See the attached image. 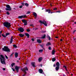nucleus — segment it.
<instances>
[{
	"label": "nucleus",
	"instance_id": "1",
	"mask_svg": "<svg viewBox=\"0 0 76 76\" xmlns=\"http://www.w3.org/2000/svg\"><path fill=\"white\" fill-rule=\"evenodd\" d=\"M0 60L2 64H6L4 57L2 55H0Z\"/></svg>",
	"mask_w": 76,
	"mask_h": 76
},
{
	"label": "nucleus",
	"instance_id": "2",
	"mask_svg": "<svg viewBox=\"0 0 76 76\" xmlns=\"http://www.w3.org/2000/svg\"><path fill=\"white\" fill-rule=\"evenodd\" d=\"M3 25L6 28H7L8 29H9L10 27L11 26V25L10 23L8 22H5L3 23Z\"/></svg>",
	"mask_w": 76,
	"mask_h": 76
},
{
	"label": "nucleus",
	"instance_id": "3",
	"mask_svg": "<svg viewBox=\"0 0 76 76\" xmlns=\"http://www.w3.org/2000/svg\"><path fill=\"white\" fill-rule=\"evenodd\" d=\"M2 50L3 51L6 52H10V49L8 48V47L7 46H4V48H2Z\"/></svg>",
	"mask_w": 76,
	"mask_h": 76
},
{
	"label": "nucleus",
	"instance_id": "4",
	"mask_svg": "<svg viewBox=\"0 0 76 76\" xmlns=\"http://www.w3.org/2000/svg\"><path fill=\"white\" fill-rule=\"evenodd\" d=\"M6 7L7 8L5 9L6 10H7V11H11V10H12V8H11L10 5L7 4L6 5Z\"/></svg>",
	"mask_w": 76,
	"mask_h": 76
},
{
	"label": "nucleus",
	"instance_id": "5",
	"mask_svg": "<svg viewBox=\"0 0 76 76\" xmlns=\"http://www.w3.org/2000/svg\"><path fill=\"white\" fill-rule=\"evenodd\" d=\"M39 22H40V23L41 24H44L45 26H47V22L45 20H43L42 21L41 20H39Z\"/></svg>",
	"mask_w": 76,
	"mask_h": 76
},
{
	"label": "nucleus",
	"instance_id": "6",
	"mask_svg": "<svg viewBox=\"0 0 76 76\" xmlns=\"http://www.w3.org/2000/svg\"><path fill=\"white\" fill-rule=\"evenodd\" d=\"M18 31L21 32H23L24 31V29L22 27H20L18 28Z\"/></svg>",
	"mask_w": 76,
	"mask_h": 76
},
{
	"label": "nucleus",
	"instance_id": "7",
	"mask_svg": "<svg viewBox=\"0 0 76 76\" xmlns=\"http://www.w3.org/2000/svg\"><path fill=\"white\" fill-rule=\"evenodd\" d=\"M22 22H23V23H24V25L25 26L27 25V24H28L27 20L23 19L22 20Z\"/></svg>",
	"mask_w": 76,
	"mask_h": 76
},
{
	"label": "nucleus",
	"instance_id": "8",
	"mask_svg": "<svg viewBox=\"0 0 76 76\" xmlns=\"http://www.w3.org/2000/svg\"><path fill=\"white\" fill-rule=\"evenodd\" d=\"M19 66H15V69L17 73L19 72Z\"/></svg>",
	"mask_w": 76,
	"mask_h": 76
},
{
	"label": "nucleus",
	"instance_id": "9",
	"mask_svg": "<svg viewBox=\"0 0 76 76\" xmlns=\"http://www.w3.org/2000/svg\"><path fill=\"white\" fill-rule=\"evenodd\" d=\"M21 70H25V71H28V69L27 67V66H26L24 68H21Z\"/></svg>",
	"mask_w": 76,
	"mask_h": 76
},
{
	"label": "nucleus",
	"instance_id": "10",
	"mask_svg": "<svg viewBox=\"0 0 76 76\" xmlns=\"http://www.w3.org/2000/svg\"><path fill=\"white\" fill-rule=\"evenodd\" d=\"M35 63L34 62H32L31 63V64L33 67H35L36 66L35 65Z\"/></svg>",
	"mask_w": 76,
	"mask_h": 76
},
{
	"label": "nucleus",
	"instance_id": "11",
	"mask_svg": "<svg viewBox=\"0 0 76 76\" xmlns=\"http://www.w3.org/2000/svg\"><path fill=\"white\" fill-rule=\"evenodd\" d=\"M45 12H48V13H51V10L50 9L46 10Z\"/></svg>",
	"mask_w": 76,
	"mask_h": 76
},
{
	"label": "nucleus",
	"instance_id": "12",
	"mask_svg": "<svg viewBox=\"0 0 76 76\" xmlns=\"http://www.w3.org/2000/svg\"><path fill=\"white\" fill-rule=\"evenodd\" d=\"M51 45V43H50V42H48L47 44H46V46L48 47V46H49V45Z\"/></svg>",
	"mask_w": 76,
	"mask_h": 76
},
{
	"label": "nucleus",
	"instance_id": "13",
	"mask_svg": "<svg viewBox=\"0 0 76 76\" xmlns=\"http://www.w3.org/2000/svg\"><path fill=\"white\" fill-rule=\"evenodd\" d=\"M33 15L34 16L35 18H37V13L35 12H34Z\"/></svg>",
	"mask_w": 76,
	"mask_h": 76
},
{
	"label": "nucleus",
	"instance_id": "14",
	"mask_svg": "<svg viewBox=\"0 0 76 76\" xmlns=\"http://www.w3.org/2000/svg\"><path fill=\"white\" fill-rule=\"evenodd\" d=\"M24 34L26 35V36L27 37V38H29V34H28V33H26Z\"/></svg>",
	"mask_w": 76,
	"mask_h": 76
},
{
	"label": "nucleus",
	"instance_id": "15",
	"mask_svg": "<svg viewBox=\"0 0 76 76\" xmlns=\"http://www.w3.org/2000/svg\"><path fill=\"white\" fill-rule=\"evenodd\" d=\"M13 42V37L12 36L11 37L10 42V44H12Z\"/></svg>",
	"mask_w": 76,
	"mask_h": 76
},
{
	"label": "nucleus",
	"instance_id": "16",
	"mask_svg": "<svg viewBox=\"0 0 76 76\" xmlns=\"http://www.w3.org/2000/svg\"><path fill=\"white\" fill-rule=\"evenodd\" d=\"M60 63L58 62H57L56 64V65L57 66L60 67Z\"/></svg>",
	"mask_w": 76,
	"mask_h": 76
},
{
	"label": "nucleus",
	"instance_id": "17",
	"mask_svg": "<svg viewBox=\"0 0 76 76\" xmlns=\"http://www.w3.org/2000/svg\"><path fill=\"white\" fill-rule=\"evenodd\" d=\"M39 72L40 73H42V72H43V70L41 69H39Z\"/></svg>",
	"mask_w": 76,
	"mask_h": 76
},
{
	"label": "nucleus",
	"instance_id": "18",
	"mask_svg": "<svg viewBox=\"0 0 76 76\" xmlns=\"http://www.w3.org/2000/svg\"><path fill=\"white\" fill-rule=\"evenodd\" d=\"M19 36H20V37H21L22 38V37H23L24 36H25V35L23 34H19Z\"/></svg>",
	"mask_w": 76,
	"mask_h": 76
},
{
	"label": "nucleus",
	"instance_id": "19",
	"mask_svg": "<svg viewBox=\"0 0 76 76\" xmlns=\"http://www.w3.org/2000/svg\"><path fill=\"white\" fill-rule=\"evenodd\" d=\"M42 60V57H40L38 59V61H39V62H41V61Z\"/></svg>",
	"mask_w": 76,
	"mask_h": 76
},
{
	"label": "nucleus",
	"instance_id": "20",
	"mask_svg": "<svg viewBox=\"0 0 76 76\" xmlns=\"http://www.w3.org/2000/svg\"><path fill=\"white\" fill-rule=\"evenodd\" d=\"M59 69H60V66H56L55 68V69L56 71H58V70H59Z\"/></svg>",
	"mask_w": 76,
	"mask_h": 76
},
{
	"label": "nucleus",
	"instance_id": "21",
	"mask_svg": "<svg viewBox=\"0 0 76 76\" xmlns=\"http://www.w3.org/2000/svg\"><path fill=\"white\" fill-rule=\"evenodd\" d=\"M18 56H19V55L18 54V53H15V58H17L18 57Z\"/></svg>",
	"mask_w": 76,
	"mask_h": 76
},
{
	"label": "nucleus",
	"instance_id": "22",
	"mask_svg": "<svg viewBox=\"0 0 76 76\" xmlns=\"http://www.w3.org/2000/svg\"><path fill=\"white\" fill-rule=\"evenodd\" d=\"M37 41L38 43H41V40L39 39H37Z\"/></svg>",
	"mask_w": 76,
	"mask_h": 76
},
{
	"label": "nucleus",
	"instance_id": "23",
	"mask_svg": "<svg viewBox=\"0 0 76 76\" xmlns=\"http://www.w3.org/2000/svg\"><path fill=\"white\" fill-rule=\"evenodd\" d=\"M46 37V35L45 34H44L43 35V36H42L41 38L42 39H44V38H45V37Z\"/></svg>",
	"mask_w": 76,
	"mask_h": 76
},
{
	"label": "nucleus",
	"instance_id": "24",
	"mask_svg": "<svg viewBox=\"0 0 76 76\" xmlns=\"http://www.w3.org/2000/svg\"><path fill=\"white\" fill-rule=\"evenodd\" d=\"M23 15L20 16L18 17V19H22L23 18Z\"/></svg>",
	"mask_w": 76,
	"mask_h": 76
},
{
	"label": "nucleus",
	"instance_id": "25",
	"mask_svg": "<svg viewBox=\"0 0 76 76\" xmlns=\"http://www.w3.org/2000/svg\"><path fill=\"white\" fill-rule=\"evenodd\" d=\"M15 63H13L11 65V66L12 67H13V66H15Z\"/></svg>",
	"mask_w": 76,
	"mask_h": 76
},
{
	"label": "nucleus",
	"instance_id": "26",
	"mask_svg": "<svg viewBox=\"0 0 76 76\" xmlns=\"http://www.w3.org/2000/svg\"><path fill=\"white\" fill-rule=\"evenodd\" d=\"M55 52H56V51L54 50H53L52 51V55H54V54L55 53Z\"/></svg>",
	"mask_w": 76,
	"mask_h": 76
},
{
	"label": "nucleus",
	"instance_id": "27",
	"mask_svg": "<svg viewBox=\"0 0 76 76\" xmlns=\"http://www.w3.org/2000/svg\"><path fill=\"white\" fill-rule=\"evenodd\" d=\"M56 58H53L52 59V61L54 62V61H56Z\"/></svg>",
	"mask_w": 76,
	"mask_h": 76
},
{
	"label": "nucleus",
	"instance_id": "28",
	"mask_svg": "<svg viewBox=\"0 0 76 76\" xmlns=\"http://www.w3.org/2000/svg\"><path fill=\"white\" fill-rule=\"evenodd\" d=\"M25 6H26V7H28L29 6V4L28 3H25Z\"/></svg>",
	"mask_w": 76,
	"mask_h": 76
},
{
	"label": "nucleus",
	"instance_id": "29",
	"mask_svg": "<svg viewBox=\"0 0 76 76\" xmlns=\"http://www.w3.org/2000/svg\"><path fill=\"white\" fill-rule=\"evenodd\" d=\"M10 34V33H7L6 34V37L8 36V35H9Z\"/></svg>",
	"mask_w": 76,
	"mask_h": 76
},
{
	"label": "nucleus",
	"instance_id": "30",
	"mask_svg": "<svg viewBox=\"0 0 76 76\" xmlns=\"http://www.w3.org/2000/svg\"><path fill=\"white\" fill-rule=\"evenodd\" d=\"M13 47L15 48H18V46H16V45H13Z\"/></svg>",
	"mask_w": 76,
	"mask_h": 76
},
{
	"label": "nucleus",
	"instance_id": "31",
	"mask_svg": "<svg viewBox=\"0 0 76 76\" xmlns=\"http://www.w3.org/2000/svg\"><path fill=\"white\" fill-rule=\"evenodd\" d=\"M42 51H43V49H41L39 50V53H42Z\"/></svg>",
	"mask_w": 76,
	"mask_h": 76
},
{
	"label": "nucleus",
	"instance_id": "32",
	"mask_svg": "<svg viewBox=\"0 0 76 76\" xmlns=\"http://www.w3.org/2000/svg\"><path fill=\"white\" fill-rule=\"evenodd\" d=\"M63 67H64L65 68V70H66V71H67V67H66V66H64Z\"/></svg>",
	"mask_w": 76,
	"mask_h": 76
},
{
	"label": "nucleus",
	"instance_id": "33",
	"mask_svg": "<svg viewBox=\"0 0 76 76\" xmlns=\"http://www.w3.org/2000/svg\"><path fill=\"white\" fill-rule=\"evenodd\" d=\"M40 47H42V48L44 49V45H40Z\"/></svg>",
	"mask_w": 76,
	"mask_h": 76
},
{
	"label": "nucleus",
	"instance_id": "34",
	"mask_svg": "<svg viewBox=\"0 0 76 76\" xmlns=\"http://www.w3.org/2000/svg\"><path fill=\"white\" fill-rule=\"evenodd\" d=\"M6 13L8 15H10V13H9V12L8 11H7Z\"/></svg>",
	"mask_w": 76,
	"mask_h": 76
},
{
	"label": "nucleus",
	"instance_id": "35",
	"mask_svg": "<svg viewBox=\"0 0 76 76\" xmlns=\"http://www.w3.org/2000/svg\"><path fill=\"white\" fill-rule=\"evenodd\" d=\"M21 4L22 5V6H25V4L24 2H22V3H21Z\"/></svg>",
	"mask_w": 76,
	"mask_h": 76
},
{
	"label": "nucleus",
	"instance_id": "36",
	"mask_svg": "<svg viewBox=\"0 0 76 76\" xmlns=\"http://www.w3.org/2000/svg\"><path fill=\"white\" fill-rule=\"evenodd\" d=\"M14 54V53H13L12 54H11L10 55V57H12V56H13V54Z\"/></svg>",
	"mask_w": 76,
	"mask_h": 76
},
{
	"label": "nucleus",
	"instance_id": "37",
	"mask_svg": "<svg viewBox=\"0 0 76 76\" xmlns=\"http://www.w3.org/2000/svg\"><path fill=\"white\" fill-rule=\"evenodd\" d=\"M2 37L4 38H6V36H4L3 34H2Z\"/></svg>",
	"mask_w": 76,
	"mask_h": 76
},
{
	"label": "nucleus",
	"instance_id": "38",
	"mask_svg": "<svg viewBox=\"0 0 76 76\" xmlns=\"http://www.w3.org/2000/svg\"><path fill=\"white\" fill-rule=\"evenodd\" d=\"M48 50H51V47L49 46L48 47Z\"/></svg>",
	"mask_w": 76,
	"mask_h": 76
},
{
	"label": "nucleus",
	"instance_id": "39",
	"mask_svg": "<svg viewBox=\"0 0 76 76\" xmlns=\"http://www.w3.org/2000/svg\"><path fill=\"white\" fill-rule=\"evenodd\" d=\"M26 15H23V18H26Z\"/></svg>",
	"mask_w": 76,
	"mask_h": 76
},
{
	"label": "nucleus",
	"instance_id": "40",
	"mask_svg": "<svg viewBox=\"0 0 76 76\" xmlns=\"http://www.w3.org/2000/svg\"><path fill=\"white\" fill-rule=\"evenodd\" d=\"M45 32H46V31H42V33H45Z\"/></svg>",
	"mask_w": 76,
	"mask_h": 76
},
{
	"label": "nucleus",
	"instance_id": "41",
	"mask_svg": "<svg viewBox=\"0 0 76 76\" xmlns=\"http://www.w3.org/2000/svg\"><path fill=\"white\" fill-rule=\"evenodd\" d=\"M26 31L27 32H30V30L29 29H27Z\"/></svg>",
	"mask_w": 76,
	"mask_h": 76
},
{
	"label": "nucleus",
	"instance_id": "42",
	"mask_svg": "<svg viewBox=\"0 0 76 76\" xmlns=\"http://www.w3.org/2000/svg\"><path fill=\"white\" fill-rule=\"evenodd\" d=\"M23 7V5H21L19 7V8H20V9H21Z\"/></svg>",
	"mask_w": 76,
	"mask_h": 76
},
{
	"label": "nucleus",
	"instance_id": "43",
	"mask_svg": "<svg viewBox=\"0 0 76 76\" xmlns=\"http://www.w3.org/2000/svg\"><path fill=\"white\" fill-rule=\"evenodd\" d=\"M22 71H23V72H24L26 74V71H25V70H22Z\"/></svg>",
	"mask_w": 76,
	"mask_h": 76
},
{
	"label": "nucleus",
	"instance_id": "44",
	"mask_svg": "<svg viewBox=\"0 0 76 76\" xmlns=\"http://www.w3.org/2000/svg\"><path fill=\"white\" fill-rule=\"evenodd\" d=\"M2 33V31H1L0 32V38H1V34H1Z\"/></svg>",
	"mask_w": 76,
	"mask_h": 76
},
{
	"label": "nucleus",
	"instance_id": "45",
	"mask_svg": "<svg viewBox=\"0 0 76 76\" xmlns=\"http://www.w3.org/2000/svg\"><path fill=\"white\" fill-rule=\"evenodd\" d=\"M5 58H6L7 59H8V57H7V56L6 55H5Z\"/></svg>",
	"mask_w": 76,
	"mask_h": 76
},
{
	"label": "nucleus",
	"instance_id": "46",
	"mask_svg": "<svg viewBox=\"0 0 76 76\" xmlns=\"http://www.w3.org/2000/svg\"><path fill=\"white\" fill-rule=\"evenodd\" d=\"M29 13H30V12L29 11H28L26 13V14H29Z\"/></svg>",
	"mask_w": 76,
	"mask_h": 76
},
{
	"label": "nucleus",
	"instance_id": "47",
	"mask_svg": "<svg viewBox=\"0 0 76 76\" xmlns=\"http://www.w3.org/2000/svg\"><path fill=\"white\" fill-rule=\"evenodd\" d=\"M76 30H75L73 32H72V34H75V32H76Z\"/></svg>",
	"mask_w": 76,
	"mask_h": 76
},
{
	"label": "nucleus",
	"instance_id": "48",
	"mask_svg": "<svg viewBox=\"0 0 76 76\" xmlns=\"http://www.w3.org/2000/svg\"><path fill=\"white\" fill-rule=\"evenodd\" d=\"M12 70H13V72H15V69H14L13 68H12Z\"/></svg>",
	"mask_w": 76,
	"mask_h": 76
},
{
	"label": "nucleus",
	"instance_id": "49",
	"mask_svg": "<svg viewBox=\"0 0 76 76\" xmlns=\"http://www.w3.org/2000/svg\"><path fill=\"white\" fill-rule=\"evenodd\" d=\"M57 10V8H55L53 9L54 10Z\"/></svg>",
	"mask_w": 76,
	"mask_h": 76
},
{
	"label": "nucleus",
	"instance_id": "50",
	"mask_svg": "<svg viewBox=\"0 0 76 76\" xmlns=\"http://www.w3.org/2000/svg\"><path fill=\"white\" fill-rule=\"evenodd\" d=\"M31 40H32V41H33V42L34 41V39L31 38Z\"/></svg>",
	"mask_w": 76,
	"mask_h": 76
},
{
	"label": "nucleus",
	"instance_id": "51",
	"mask_svg": "<svg viewBox=\"0 0 76 76\" xmlns=\"http://www.w3.org/2000/svg\"><path fill=\"white\" fill-rule=\"evenodd\" d=\"M60 12H61V11H57L56 12L57 13H60Z\"/></svg>",
	"mask_w": 76,
	"mask_h": 76
},
{
	"label": "nucleus",
	"instance_id": "52",
	"mask_svg": "<svg viewBox=\"0 0 76 76\" xmlns=\"http://www.w3.org/2000/svg\"><path fill=\"white\" fill-rule=\"evenodd\" d=\"M49 40H51V37H49Z\"/></svg>",
	"mask_w": 76,
	"mask_h": 76
},
{
	"label": "nucleus",
	"instance_id": "53",
	"mask_svg": "<svg viewBox=\"0 0 76 76\" xmlns=\"http://www.w3.org/2000/svg\"><path fill=\"white\" fill-rule=\"evenodd\" d=\"M30 26H33L34 25H33V24H31V25H30Z\"/></svg>",
	"mask_w": 76,
	"mask_h": 76
},
{
	"label": "nucleus",
	"instance_id": "54",
	"mask_svg": "<svg viewBox=\"0 0 76 76\" xmlns=\"http://www.w3.org/2000/svg\"><path fill=\"white\" fill-rule=\"evenodd\" d=\"M53 67H56V64H53Z\"/></svg>",
	"mask_w": 76,
	"mask_h": 76
},
{
	"label": "nucleus",
	"instance_id": "55",
	"mask_svg": "<svg viewBox=\"0 0 76 76\" xmlns=\"http://www.w3.org/2000/svg\"><path fill=\"white\" fill-rule=\"evenodd\" d=\"M3 70H6V68H3Z\"/></svg>",
	"mask_w": 76,
	"mask_h": 76
},
{
	"label": "nucleus",
	"instance_id": "56",
	"mask_svg": "<svg viewBox=\"0 0 76 76\" xmlns=\"http://www.w3.org/2000/svg\"><path fill=\"white\" fill-rule=\"evenodd\" d=\"M37 29H38V28H35V31H36V30H37Z\"/></svg>",
	"mask_w": 76,
	"mask_h": 76
},
{
	"label": "nucleus",
	"instance_id": "57",
	"mask_svg": "<svg viewBox=\"0 0 76 76\" xmlns=\"http://www.w3.org/2000/svg\"><path fill=\"white\" fill-rule=\"evenodd\" d=\"M17 63H19V60H18L17 61Z\"/></svg>",
	"mask_w": 76,
	"mask_h": 76
},
{
	"label": "nucleus",
	"instance_id": "58",
	"mask_svg": "<svg viewBox=\"0 0 76 76\" xmlns=\"http://www.w3.org/2000/svg\"><path fill=\"white\" fill-rule=\"evenodd\" d=\"M56 38H58V37H55Z\"/></svg>",
	"mask_w": 76,
	"mask_h": 76
},
{
	"label": "nucleus",
	"instance_id": "59",
	"mask_svg": "<svg viewBox=\"0 0 76 76\" xmlns=\"http://www.w3.org/2000/svg\"><path fill=\"white\" fill-rule=\"evenodd\" d=\"M26 75V74H24L23 76H25V75Z\"/></svg>",
	"mask_w": 76,
	"mask_h": 76
},
{
	"label": "nucleus",
	"instance_id": "60",
	"mask_svg": "<svg viewBox=\"0 0 76 76\" xmlns=\"http://www.w3.org/2000/svg\"><path fill=\"white\" fill-rule=\"evenodd\" d=\"M74 40H76V38H74Z\"/></svg>",
	"mask_w": 76,
	"mask_h": 76
},
{
	"label": "nucleus",
	"instance_id": "61",
	"mask_svg": "<svg viewBox=\"0 0 76 76\" xmlns=\"http://www.w3.org/2000/svg\"><path fill=\"white\" fill-rule=\"evenodd\" d=\"M50 6H51V7H52V4H50Z\"/></svg>",
	"mask_w": 76,
	"mask_h": 76
},
{
	"label": "nucleus",
	"instance_id": "62",
	"mask_svg": "<svg viewBox=\"0 0 76 76\" xmlns=\"http://www.w3.org/2000/svg\"><path fill=\"white\" fill-rule=\"evenodd\" d=\"M63 41V39H61V40H60V41Z\"/></svg>",
	"mask_w": 76,
	"mask_h": 76
},
{
	"label": "nucleus",
	"instance_id": "63",
	"mask_svg": "<svg viewBox=\"0 0 76 76\" xmlns=\"http://www.w3.org/2000/svg\"><path fill=\"white\" fill-rule=\"evenodd\" d=\"M53 13V12H50V13Z\"/></svg>",
	"mask_w": 76,
	"mask_h": 76
},
{
	"label": "nucleus",
	"instance_id": "64",
	"mask_svg": "<svg viewBox=\"0 0 76 76\" xmlns=\"http://www.w3.org/2000/svg\"><path fill=\"white\" fill-rule=\"evenodd\" d=\"M75 23V24H76V22H75V23Z\"/></svg>",
	"mask_w": 76,
	"mask_h": 76
}]
</instances>
